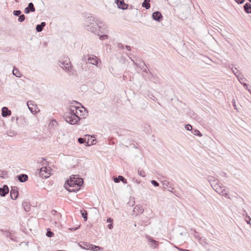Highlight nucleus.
<instances>
[{"label": "nucleus", "mask_w": 251, "mask_h": 251, "mask_svg": "<svg viewBox=\"0 0 251 251\" xmlns=\"http://www.w3.org/2000/svg\"><path fill=\"white\" fill-rule=\"evenodd\" d=\"M146 68H147V67H145L144 68V69H142V70H143V71H144V72H145V73H147V72H148V70L146 69Z\"/></svg>", "instance_id": "56"}, {"label": "nucleus", "mask_w": 251, "mask_h": 251, "mask_svg": "<svg viewBox=\"0 0 251 251\" xmlns=\"http://www.w3.org/2000/svg\"><path fill=\"white\" fill-rule=\"evenodd\" d=\"M76 176H73V177H70V178L67 180V184L70 187L69 188H75L76 186Z\"/></svg>", "instance_id": "8"}, {"label": "nucleus", "mask_w": 251, "mask_h": 251, "mask_svg": "<svg viewBox=\"0 0 251 251\" xmlns=\"http://www.w3.org/2000/svg\"><path fill=\"white\" fill-rule=\"evenodd\" d=\"M9 192V188L7 185H4L2 187L0 188V195L1 197L5 196Z\"/></svg>", "instance_id": "12"}, {"label": "nucleus", "mask_w": 251, "mask_h": 251, "mask_svg": "<svg viewBox=\"0 0 251 251\" xmlns=\"http://www.w3.org/2000/svg\"><path fill=\"white\" fill-rule=\"evenodd\" d=\"M1 231L2 232V235L7 237H10L11 240H13L12 237H11V234L7 231H4L1 230Z\"/></svg>", "instance_id": "30"}, {"label": "nucleus", "mask_w": 251, "mask_h": 251, "mask_svg": "<svg viewBox=\"0 0 251 251\" xmlns=\"http://www.w3.org/2000/svg\"><path fill=\"white\" fill-rule=\"evenodd\" d=\"M126 48L128 50H131V47L129 46H126Z\"/></svg>", "instance_id": "55"}, {"label": "nucleus", "mask_w": 251, "mask_h": 251, "mask_svg": "<svg viewBox=\"0 0 251 251\" xmlns=\"http://www.w3.org/2000/svg\"><path fill=\"white\" fill-rule=\"evenodd\" d=\"M235 1L238 4H242L245 1V0H235Z\"/></svg>", "instance_id": "49"}, {"label": "nucleus", "mask_w": 251, "mask_h": 251, "mask_svg": "<svg viewBox=\"0 0 251 251\" xmlns=\"http://www.w3.org/2000/svg\"><path fill=\"white\" fill-rule=\"evenodd\" d=\"M239 81L241 83H242V80L244 79L245 78L243 77V76L240 73H239L236 76Z\"/></svg>", "instance_id": "34"}, {"label": "nucleus", "mask_w": 251, "mask_h": 251, "mask_svg": "<svg viewBox=\"0 0 251 251\" xmlns=\"http://www.w3.org/2000/svg\"><path fill=\"white\" fill-rule=\"evenodd\" d=\"M75 104L81 105V103L75 100L73 101L70 103V108L64 113L63 117L66 122L72 125L77 124L80 121V118L78 115V111L82 112L79 106Z\"/></svg>", "instance_id": "1"}, {"label": "nucleus", "mask_w": 251, "mask_h": 251, "mask_svg": "<svg viewBox=\"0 0 251 251\" xmlns=\"http://www.w3.org/2000/svg\"><path fill=\"white\" fill-rule=\"evenodd\" d=\"M185 128L187 130H192V126L190 125H186Z\"/></svg>", "instance_id": "43"}, {"label": "nucleus", "mask_w": 251, "mask_h": 251, "mask_svg": "<svg viewBox=\"0 0 251 251\" xmlns=\"http://www.w3.org/2000/svg\"><path fill=\"white\" fill-rule=\"evenodd\" d=\"M86 60H88L89 63L92 65H97L98 63L97 57L93 55H88L87 59H86V57L85 55H84V56L82 58V61H85Z\"/></svg>", "instance_id": "6"}, {"label": "nucleus", "mask_w": 251, "mask_h": 251, "mask_svg": "<svg viewBox=\"0 0 251 251\" xmlns=\"http://www.w3.org/2000/svg\"><path fill=\"white\" fill-rule=\"evenodd\" d=\"M244 8L245 11L248 13H251V4L250 3H246L244 5Z\"/></svg>", "instance_id": "23"}, {"label": "nucleus", "mask_w": 251, "mask_h": 251, "mask_svg": "<svg viewBox=\"0 0 251 251\" xmlns=\"http://www.w3.org/2000/svg\"><path fill=\"white\" fill-rule=\"evenodd\" d=\"M87 146H90L89 144V139L88 140V142H87Z\"/></svg>", "instance_id": "63"}, {"label": "nucleus", "mask_w": 251, "mask_h": 251, "mask_svg": "<svg viewBox=\"0 0 251 251\" xmlns=\"http://www.w3.org/2000/svg\"><path fill=\"white\" fill-rule=\"evenodd\" d=\"M179 250H181L182 251H190L188 250H186V249H179Z\"/></svg>", "instance_id": "59"}, {"label": "nucleus", "mask_w": 251, "mask_h": 251, "mask_svg": "<svg viewBox=\"0 0 251 251\" xmlns=\"http://www.w3.org/2000/svg\"><path fill=\"white\" fill-rule=\"evenodd\" d=\"M79 246L85 250H90L91 244L87 242H81Z\"/></svg>", "instance_id": "22"}, {"label": "nucleus", "mask_w": 251, "mask_h": 251, "mask_svg": "<svg viewBox=\"0 0 251 251\" xmlns=\"http://www.w3.org/2000/svg\"><path fill=\"white\" fill-rule=\"evenodd\" d=\"M114 181L115 183H119L121 181L123 183L126 184L127 181L122 176H119L118 177H114Z\"/></svg>", "instance_id": "19"}, {"label": "nucleus", "mask_w": 251, "mask_h": 251, "mask_svg": "<svg viewBox=\"0 0 251 251\" xmlns=\"http://www.w3.org/2000/svg\"><path fill=\"white\" fill-rule=\"evenodd\" d=\"M80 213L81 214L82 217L84 219L85 221H86L87 220V212L86 210H80Z\"/></svg>", "instance_id": "29"}, {"label": "nucleus", "mask_w": 251, "mask_h": 251, "mask_svg": "<svg viewBox=\"0 0 251 251\" xmlns=\"http://www.w3.org/2000/svg\"><path fill=\"white\" fill-rule=\"evenodd\" d=\"M11 112L9 110L7 107H3L1 110V115L3 117H6L8 116L11 115Z\"/></svg>", "instance_id": "16"}, {"label": "nucleus", "mask_w": 251, "mask_h": 251, "mask_svg": "<svg viewBox=\"0 0 251 251\" xmlns=\"http://www.w3.org/2000/svg\"><path fill=\"white\" fill-rule=\"evenodd\" d=\"M18 180L21 182H25L28 180V176L26 174H21L17 176Z\"/></svg>", "instance_id": "17"}, {"label": "nucleus", "mask_w": 251, "mask_h": 251, "mask_svg": "<svg viewBox=\"0 0 251 251\" xmlns=\"http://www.w3.org/2000/svg\"><path fill=\"white\" fill-rule=\"evenodd\" d=\"M248 218L249 219V221L246 220V222H247V223L248 224H250V225H251V218H250V216H248Z\"/></svg>", "instance_id": "50"}, {"label": "nucleus", "mask_w": 251, "mask_h": 251, "mask_svg": "<svg viewBox=\"0 0 251 251\" xmlns=\"http://www.w3.org/2000/svg\"><path fill=\"white\" fill-rule=\"evenodd\" d=\"M152 17L154 20L159 22H160L163 18L162 15L159 11H155L153 12L152 14Z\"/></svg>", "instance_id": "10"}, {"label": "nucleus", "mask_w": 251, "mask_h": 251, "mask_svg": "<svg viewBox=\"0 0 251 251\" xmlns=\"http://www.w3.org/2000/svg\"><path fill=\"white\" fill-rule=\"evenodd\" d=\"M46 25V24L44 22H42L40 24L37 25L36 27V31L38 32L42 31Z\"/></svg>", "instance_id": "20"}, {"label": "nucleus", "mask_w": 251, "mask_h": 251, "mask_svg": "<svg viewBox=\"0 0 251 251\" xmlns=\"http://www.w3.org/2000/svg\"><path fill=\"white\" fill-rule=\"evenodd\" d=\"M54 234L52 232H51L50 228H48L47 232L46 233V235L49 237H51L53 236Z\"/></svg>", "instance_id": "32"}, {"label": "nucleus", "mask_w": 251, "mask_h": 251, "mask_svg": "<svg viewBox=\"0 0 251 251\" xmlns=\"http://www.w3.org/2000/svg\"><path fill=\"white\" fill-rule=\"evenodd\" d=\"M85 139L83 138H79L78 139V142L80 143V144H83L85 142Z\"/></svg>", "instance_id": "44"}, {"label": "nucleus", "mask_w": 251, "mask_h": 251, "mask_svg": "<svg viewBox=\"0 0 251 251\" xmlns=\"http://www.w3.org/2000/svg\"><path fill=\"white\" fill-rule=\"evenodd\" d=\"M148 241L150 243V245L153 249H155L158 246V242L152 239L151 237L148 238Z\"/></svg>", "instance_id": "18"}, {"label": "nucleus", "mask_w": 251, "mask_h": 251, "mask_svg": "<svg viewBox=\"0 0 251 251\" xmlns=\"http://www.w3.org/2000/svg\"><path fill=\"white\" fill-rule=\"evenodd\" d=\"M219 182V181H218L217 180H216V179H213V181H211V182L210 183V185H211V186L213 188L214 187V185H217V184Z\"/></svg>", "instance_id": "39"}, {"label": "nucleus", "mask_w": 251, "mask_h": 251, "mask_svg": "<svg viewBox=\"0 0 251 251\" xmlns=\"http://www.w3.org/2000/svg\"><path fill=\"white\" fill-rule=\"evenodd\" d=\"M58 65L66 72L73 74V66L68 57H64L62 61H59Z\"/></svg>", "instance_id": "3"}, {"label": "nucleus", "mask_w": 251, "mask_h": 251, "mask_svg": "<svg viewBox=\"0 0 251 251\" xmlns=\"http://www.w3.org/2000/svg\"><path fill=\"white\" fill-rule=\"evenodd\" d=\"M12 74L15 76L18 77H20L22 75V74L20 72L19 70L17 68H16L15 67H14L13 70Z\"/></svg>", "instance_id": "25"}, {"label": "nucleus", "mask_w": 251, "mask_h": 251, "mask_svg": "<svg viewBox=\"0 0 251 251\" xmlns=\"http://www.w3.org/2000/svg\"><path fill=\"white\" fill-rule=\"evenodd\" d=\"M21 11L20 10H14L13 11V14H14V15H15L16 16H19L21 15Z\"/></svg>", "instance_id": "37"}, {"label": "nucleus", "mask_w": 251, "mask_h": 251, "mask_svg": "<svg viewBox=\"0 0 251 251\" xmlns=\"http://www.w3.org/2000/svg\"><path fill=\"white\" fill-rule=\"evenodd\" d=\"M35 8L32 2L29 3L28 6L24 10V12L26 14L29 13L30 12H34Z\"/></svg>", "instance_id": "15"}, {"label": "nucleus", "mask_w": 251, "mask_h": 251, "mask_svg": "<svg viewBox=\"0 0 251 251\" xmlns=\"http://www.w3.org/2000/svg\"><path fill=\"white\" fill-rule=\"evenodd\" d=\"M15 120H16V124L18 126H24L25 125V122L24 118H18V117L15 118L14 117H12L11 118V120L12 121H14Z\"/></svg>", "instance_id": "9"}, {"label": "nucleus", "mask_w": 251, "mask_h": 251, "mask_svg": "<svg viewBox=\"0 0 251 251\" xmlns=\"http://www.w3.org/2000/svg\"><path fill=\"white\" fill-rule=\"evenodd\" d=\"M135 182H136V183H138V184H139V183H140V181H139V180H138L137 179H136V180H135Z\"/></svg>", "instance_id": "61"}, {"label": "nucleus", "mask_w": 251, "mask_h": 251, "mask_svg": "<svg viewBox=\"0 0 251 251\" xmlns=\"http://www.w3.org/2000/svg\"><path fill=\"white\" fill-rule=\"evenodd\" d=\"M22 204L24 210L26 212H28L30 211V206L26 202H23Z\"/></svg>", "instance_id": "27"}, {"label": "nucleus", "mask_w": 251, "mask_h": 251, "mask_svg": "<svg viewBox=\"0 0 251 251\" xmlns=\"http://www.w3.org/2000/svg\"><path fill=\"white\" fill-rule=\"evenodd\" d=\"M192 133L193 134H194V135H198V136H200V137H201L202 136V134L200 132V131L196 129H193L192 131Z\"/></svg>", "instance_id": "31"}, {"label": "nucleus", "mask_w": 251, "mask_h": 251, "mask_svg": "<svg viewBox=\"0 0 251 251\" xmlns=\"http://www.w3.org/2000/svg\"><path fill=\"white\" fill-rule=\"evenodd\" d=\"M232 72L234 73V74L236 76V75L239 73L238 70L235 68L234 69H232Z\"/></svg>", "instance_id": "45"}, {"label": "nucleus", "mask_w": 251, "mask_h": 251, "mask_svg": "<svg viewBox=\"0 0 251 251\" xmlns=\"http://www.w3.org/2000/svg\"><path fill=\"white\" fill-rule=\"evenodd\" d=\"M25 15L24 14H21L19 16V18H18V21L19 22H23L25 21Z\"/></svg>", "instance_id": "36"}, {"label": "nucleus", "mask_w": 251, "mask_h": 251, "mask_svg": "<svg viewBox=\"0 0 251 251\" xmlns=\"http://www.w3.org/2000/svg\"><path fill=\"white\" fill-rule=\"evenodd\" d=\"M31 101H28L27 102V105L29 109L31 111L32 113L36 111V106L33 104V103H31Z\"/></svg>", "instance_id": "21"}, {"label": "nucleus", "mask_w": 251, "mask_h": 251, "mask_svg": "<svg viewBox=\"0 0 251 251\" xmlns=\"http://www.w3.org/2000/svg\"><path fill=\"white\" fill-rule=\"evenodd\" d=\"M232 103H233V105L235 106V100H232Z\"/></svg>", "instance_id": "60"}, {"label": "nucleus", "mask_w": 251, "mask_h": 251, "mask_svg": "<svg viewBox=\"0 0 251 251\" xmlns=\"http://www.w3.org/2000/svg\"><path fill=\"white\" fill-rule=\"evenodd\" d=\"M115 2L117 3L119 8L123 10L127 8V6L125 3L124 0H115Z\"/></svg>", "instance_id": "11"}, {"label": "nucleus", "mask_w": 251, "mask_h": 251, "mask_svg": "<svg viewBox=\"0 0 251 251\" xmlns=\"http://www.w3.org/2000/svg\"><path fill=\"white\" fill-rule=\"evenodd\" d=\"M149 97L150 98H151V100H153L154 101H157V98L152 94L149 95Z\"/></svg>", "instance_id": "42"}, {"label": "nucleus", "mask_w": 251, "mask_h": 251, "mask_svg": "<svg viewBox=\"0 0 251 251\" xmlns=\"http://www.w3.org/2000/svg\"><path fill=\"white\" fill-rule=\"evenodd\" d=\"M130 59L133 62L135 65L140 68L141 69H144L145 67H146L145 63L142 59H136L135 60L132 59L131 57H130Z\"/></svg>", "instance_id": "7"}, {"label": "nucleus", "mask_w": 251, "mask_h": 251, "mask_svg": "<svg viewBox=\"0 0 251 251\" xmlns=\"http://www.w3.org/2000/svg\"><path fill=\"white\" fill-rule=\"evenodd\" d=\"M45 159L43 158H42L39 160H38L37 162L38 163H42V161H45Z\"/></svg>", "instance_id": "54"}, {"label": "nucleus", "mask_w": 251, "mask_h": 251, "mask_svg": "<svg viewBox=\"0 0 251 251\" xmlns=\"http://www.w3.org/2000/svg\"><path fill=\"white\" fill-rule=\"evenodd\" d=\"M241 84L243 85L244 87L246 89H248V84H247V83H242H242H241Z\"/></svg>", "instance_id": "52"}, {"label": "nucleus", "mask_w": 251, "mask_h": 251, "mask_svg": "<svg viewBox=\"0 0 251 251\" xmlns=\"http://www.w3.org/2000/svg\"><path fill=\"white\" fill-rule=\"evenodd\" d=\"M190 114H191V116L192 118L195 119L196 118V114L194 112H192V113L191 112L190 113Z\"/></svg>", "instance_id": "51"}, {"label": "nucleus", "mask_w": 251, "mask_h": 251, "mask_svg": "<svg viewBox=\"0 0 251 251\" xmlns=\"http://www.w3.org/2000/svg\"><path fill=\"white\" fill-rule=\"evenodd\" d=\"M51 213H52V214H55L57 213V211L55 210H52L51 211Z\"/></svg>", "instance_id": "58"}, {"label": "nucleus", "mask_w": 251, "mask_h": 251, "mask_svg": "<svg viewBox=\"0 0 251 251\" xmlns=\"http://www.w3.org/2000/svg\"><path fill=\"white\" fill-rule=\"evenodd\" d=\"M151 183L155 187H157L159 186V183L155 180H152L151 181Z\"/></svg>", "instance_id": "41"}, {"label": "nucleus", "mask_w": 251, "mask_h": 251, "mask_svg": "<svg viewBox=\"0 0 251 251\" xmlns=\"http://www.w3.org/2000/svg\"><path fill=\"white\" fill-rule=\"evenodd\" d=\"M208 181H209V183H210L211 182V181H213V179H215V178L214 177L211 176H209L208 177Z\"/></svg>", "instance_id": "47"}, {"label": "nucleus", "mask_w": 251, "mask_h": 251, "mask_svg": "<svg viewBox=\"0 0 251 251\" xmlns=\"http://www.w3.org/2000/svg\"><path fill=\"white\" fill-rule=\"evenodd\" d=\"M195 237L197 238H199V239L200 238V237L199 236H198V235H195Z\"/></svg>", "instance_id": "64"}, {"label": "nucleus", "mask_w": 251, "mask_h": 251, "mask_svg": "<svg viewBox=\"0 0 251 251\" xmlns=\"http://www.w3.org/2000/svg\"><path fill=\"white\" fill-rule=\"evenodd\" d=\"M8 136H13L15 135V133H11V132H9V133H7Z\"/></svg>", "instance_id": "53"}, {"label": "nucleus", "mask_w": 251, "mask_h": 251, "mask_svg": "<svg viewBox=\"0 0 251 251\" xmlns=\"http://www.w3.org/2000/svg\"><path fill=\"white\" fill-rule=\"evenodd\" d=\"M150 0H144L142 4V7L145 8L146 9H149L150 8Z\"/></svg>", "instance_id": "26"}, {"label": "nucleus", "mask_w": 251, "mask_h": 251, "mask_svg": "<svg viewBox=\"0 0 251 251\" xmlns=\"http://www.w3.org/2000/svg\"><path fill=\"white\" fill-rule=\"evenodd\" d=\"M138 173L139 175L140 176H141L145 177L146 176L145 173L143 170H141V171L138 170Z\"/></svg>", "instance_id": "38"}, {"label": "nucleus", "mask_w": 251, "mask_h": 251, "mask_svg": "<svg viewBox=\"0 0 251 251\" xmlns=\"http://www.w3.org/2000/svg\"><path fill=\"white\" fill-rule=\"evenodd\" d=\"M223 185L220 183L218 182L217 185H214L213 189L219 194L222 192V191L224 189H223Z\"/></svg>", "instance_id": "13"}, {"label": "nucleus", "mask_w": 251, "mask_h": 251, "mask_svg": "<svg viewBox=\"0 0 251 251\" xmlns=\"http://www.w3.org/2000/svg\"><path fill=\"white\" fill-rule=\"evenodd\" d=\"M100 24L101 22L99 20L89 14L84 20V27L87 30L99 35L100 33H104L101 30Z\"/></svg>", "instance_id": "2"}, {"label": "nucleus", "mask_w": 251, "mask_h": 251, "mask_svg": "<svg viewBox=\"0 0 251 251\" xmlns=\"http://www.w3.org/2000/svg\"><path fill=\"white\" fill-rule=\"evenodd\" d=\"M76 186L75 188H68L67 186H65V189L69 192H76L78 191L80 189L79 187L83 184V180L82 178L76 176Z\"/></svg>", "instance_id": "4"}, {"label": "nucleus", "mask_w": 251, "mask_h": 251, "mask_svg": "<svg viewBox=\"0 0 251 251\" xmlns=\"http://www.w3.org/2000/svg\"><path fill=\"white\" fill-rule=\"evenodd\" d=\"M100 36V38L101 40H105L108 38V35L106 34H103L100 35V34L99 35Z\"/></svg>", "instance_id": "40"}, {"label": "nucleus", "mask_w": 251, "mask_h": 251, "mask_svg": "<svg viewBox=\"0 0 251 251\" xmlns=\"http://www.w3.org/2000/svg\"><path fill=\"white\" fill-rule=\"evenodd\" d=\"M19 196V192L17 189L12 188L10 191V197L12 200H16Z\"/></svg>", "instance_id": "14"}, {"label": "nucleus", "mask_w": 251, "mask_h": 251, "mask_svg": "<svg viewBox=\"0 0 251 251\" xmlns=\"http://www.w3.org/2000/svg\"><path fill=\"white\" fill-rule=\"evenodd\" d=\"M220 194L225 197L226 198L230 199V197H229L228 194L226 192L225 189H224L222 191V192H221V193H220Z\"/></svg>", "instance_id": "35"}, {"label": "nucleus", "mask_w": 251, "mask_h": 251, "mask_svg": "<svg viewBox=\"0 0 251 251\" xmlns=\"http://www.w3.org/2000/svg\"><path fill=\"white\" fill-rule=\"evenodd\" d=\"M138 208V210H140V211L142 213L143 211V209L142 208V206L140 207V206H136L135 207H134V209H137V208Z\"/></svg>", "instance_id": "48"}, {"label": "nucleus", "mask_w": 251, "mask_h": 251, "mask_svg": "<svg viewBox=\"0 0 251 251\" xmlns=\"http://www.w3.org/2000/svg\"><path fill=\"white\" fill-rule=\"evenodd\" d=\"M117 46L118 48L121 49H123L124 48V46L121 43H118Z\"/></svg>", "instance_id": "46"}, {"label": "nucleus", "mask_w": 251, "mask_h": 251, "mask_svg": "<svg viewBox=\"0 0 251 251\" xmlns=\"http://www.w3.org/2000/svg\"><path fill=\"white\" fill-rule=\"evenodd\" d=\"M100 249H101V247L91 245L90 250L94 251H98L99 250H100Z\"/></svg>", "instance_id": "33"}, {"label": "nucleus", "mask_w": 251, "mask_h": 251, "mask_svg": "<svg viewBox=\"0 0 251 251\" xmlns=\"http://www.w3.org/2000/svg\"><path fill=\"white\" fill-rule=\"evenodd\" d=\"M107 223H109V225H108L107 227L109 229H111L113 227V219L111 218H108L106 220Z\"/></svg>", "instance_id": "28"}, {"label": "nucleus", "mask_w": 251, "mask_h": 251, "mask_svg": "<svg viewBox=\"0 0 251 251\" xmlns=\"http://www.w3.org/2000/svg\"><path fill=\"white\" fill-rule=\"evenodd\" d=\"M51 170V169L50 167H43L40 169V176L43 178H47L49 177Z\"/></svg>", "instance_id": "5"}, {"label": "nucleus", "mask_w": 251, "mask_h": 251, "mask_svg": "<svg viewBox=\"0 0 251 251\" xmlns=\"http://www.w3.org/2000/svg\"><path fill=\"white\" fill-rule=\"evenodd\" d=\"M78 227H75V228H69V229H70V230H75L77 229H78Z\"/></svg>", "instance_id": "57"}, {"label": "nucleus", "mask_w": 251, "mask_h": 251, "mask_svg": "<svg viewBox=\"0 0 251 251\" xmlns=\"http://www.w3.org/2000/svg\"><path fill=\"white\" fill-rule=\"evenodd\" d=\"M163 185L164 186H167V187L169 188L168 191L170 192H173V190L174 189V188L172 187L171 184L169 182L165 180L162 181Z\"/></svg>", "instance_id": "24"}, {"label": "nucleus", "mask_w": 251, "mask_h": 251, "mask_svg": "<svg viewBox=\"0 0 251 251\" xmlns=\"http://www.w3.org/2000/svg\"><path fill=\"white\" fill-rule=\"evenodd\" d=\"M96 140V139H93L92 141L91 142V144H94L95 143H94V142Z\"/></svg>", "instance_id": "62"}]
</instances>
